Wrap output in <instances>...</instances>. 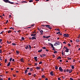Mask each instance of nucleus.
Segmentation results:
<instances>
[{
  "instance_id": "1",
  "label": "nucleus",
  "mask_w": 80,
  "mask_h": 80,
  "mask_svg": "<svg viewBox=\"0 0 80 80\" xmlns=\"http://www.w3.org/2000/svg\"><path fill=\"white\" fill-rule=\"evenodd\" d=\"M3 1L6 2V3H9L11 4H13L14 3L13 2H11L10 1H9L8 0H3Z\"/></svg>"
},
{
  "instance_id": "2",
  "label": "nucleus",
  "mask_w": 80,
  "mask_h": 80,
  "mask_svg": "<svg viewBox=\"0 0 80 80\" xmlns=\"http://www.w3.org/2000/svg\"><path fill=\"white\" fill-rule=\"evenodd\" d=\"M63 36L65 37H69V35L68 34H63Z\"/></svg>"
},
{
  "instance_id": "3",
  "label": "nucleus",
  "mask_w": 80,
  "mask_h": 80,
  "mask_svg": "<svg viewBox=\"0 0 80 80\" xmlns=\"http://www.w3.org/2000/svg\"><path fill=\"white\" fill-rule=\"evenodd\" d=\"M56 44L57 45H59L60 44V43H61V42L60 41H58L56 42Z\"/></svg>"
},
{
  "instance_id": "4",
  "label": "nucleus",
  "mask_w": 80,
  "mask_h": 80,
  "mask_svg": "<svg viewBox=\"0 0 80 80\" xmlns=\"http://www.w3.org/2000/svg\"><path fill=\"white\" fill-rule=\"evenodd\" d=\"M59 69L60 72H62L63 71V69H62V68L61 67H60Z\"/></svg>"
},
{
  "instance_id": "5",
  "label": "nucleus",
  "mask_w": 80,
  "mask_h": 80,
  "mask_svg": "<svg viewBox=\"0 0 80 80\" xmlns=\"http://www.w3.org/2000/svg\"><path fill=\"white\" fill-rule=\"evenodd\" d=\"M45 27H48V28H49V29H52V28H51V27H50V25H46L45 26Z\"/></svg>"
},
{
  "instance_id": "6",
  "label": "nucleus",
  "mask_w": 80,
  "mask_h": 80,
  "mask_svg": "<svg viewBox=\"0 0 80 80\" xmlns=\"http://www.w3.org/2000/svg\"><path fill=\"white\" fill-rule=\"evenodd\" d=\"M36 68L37 69V70H40V68H41L40 67H36Z\"/></svg>"
},
{
  "instance_id": "7",
  "label": "nucleus",
  "mask_w": 80,
  "mask_h": 80,
  "mask_svg": "<svg viewBox=\"0 0 80 80\" xmlns=\"http://www.w3.org/2000/svg\"><path fill=\"white\" fill-rule=\"evenodd\" d=\"M34 58L35 60L36 61V62H37V61H38V60H37V57H34Z\"/></svg>"
},
{
  "instance_id": "8",
  "label": "nucleus",
  "mask_w": 80,
  "mask_h": 80,
  "mask_svg": "<svg viewBox=\"0 0 80 80\" xmlns=\"http://www.w3.org/2000/svg\"><path fill=\"white\" fill-rule=\"evenodd\" d=\"M50 45H51L52 47L53 48H54V47H53V45L52 43H50Z\"/></svg>"
},
{
  "instance_id": "9",
  "label": "nucleus",
  "mask_w": 80,
  "mask_h": 80,
  "mask_svg": "<svg viewBox=\"0 0 80 80\" xmlns=\"http://www.w3.org/2000/svg\"><path fill=\"white\" fill-rule=\"evenodd\" d=\"M50 75H51L52 76L54 75L53 74V72H52V71L50 72Z\"/></svg>"
},
{
  "instance_id": "10",
  "label": "nucleus",
  "mask_w": 80,
  "mask_h": 80,
  "mask_svg": "<svg viewBox=\"0 0 80 80\" xmlns=\"http://www.w3.org/2000/svg\"><path fill=\"white\" fill-rule=\"evenodd\" d=\"M45 37V36H43V37H44V38H49V37H50V36H47L46 37Z\"/></svg>"
},
{
  "instance_id": "11",
  "label": "nucleus",
  "mask_w": 80,
  "mask_h": 80,
  "mask_svg": "<svg viewBox=\"0 0 80 80\" xmlns=\"http://www.w3.org/2000/svg\"><path fill=\"white\" fill-rule=\"evenodd\" d=\"M28 72V70L27 69H26V71H25V74H27V73Z\"/></svg>"
},
{
  "instance_id": "12",
  "label": "nucleus",
  "mask_w": 80,
  "mask_h": 80,
  "mask_svg": "<svg viewBox=\"0 0 80 80\" xmlns=\"http://www.w3.org/2000/svg\"><path fill=\"white\" fill-rule=\"evenodd\" d=\"M35 35H36V34H31V36H34V37H35Z\"/></svg>"
},
{
  "instance_id": "13",
  "label": "nucleus",
  "mask_w": 80,
  "mask_h": 80,
  "mask_svg": "<svg viewBox=\"0 0 80 80\" xmlns=\"http://www.w3.org/2000/svg\"><path fill=\"white\" fill-rule=\"evenodd\" d=\"M10 62H9V63H8V65H7V66L8 67H9V66H10Z\"/></svg>"
},
{
  "instance_id": "14",
  "label": "nucleus",
  "mask_w": 80,
  "mask_h": 80,
  "mask_svg": "<svg viewBox=\"0 0 80 80\" xmlns=\"http://www.w3.org/2000/svg\"><path fill=\"white\" fill-rule=\"evenodd\" d=\"M76 42L78 43V42H80V40L78 39L76 40Z\"/></svg>"
},
{
  "instance_id": "15",
  "label": "nucleus",
  "mask_w": 80,
  "mask_h": 80,
  "mask_svg": "<svg viewBox=\"0 0 80 80\" xmlns=\"http://www.w3.org/2000/svg\"><path fill=\"white\" fill-rule=\"evenodd\" d=\"M33 39H36V38L35 37H32V40H33Z\"/></svg>"
},
{
  "instance_id": "16",
  "label": "nucleus",
  "mask_w": 80,
  "mask_h": 80,
  "mask_svg": "<svg viewBox=\"0 0 80 80\" xmlns=\"http://www.w3.org/2000/svg\"><path fill=\"white\" fill-rule=\"evenodd\" d=\"M66 52H68V49H66Z\"/></svg>"
},
{
  "instance_id": "17",
  "label": "nucleus",
  "mask_w": 80,
  "mask_h": 80,
  "mask_svg": "<svg viewBox=\"0 0 80 80\" xmlns=\"http://www.w3.org/2000/svg\"><path fill=\"white\" fill-rule=\"evenodd\" d=\"M72 72V69H71L69 71V73H70L71 72Z\"/></svg>"
},
{
  "instance_id": "18",
  "label": "nucleus",
  "mask_w": 80,
  "mask_h": 80,
  "mask_svg": "<svg viewBox=\"0 0 80 80\" xmlns=\"http://www.w3.org/2000/svg\"><path fill=\"white\" fill-rule=\"evenodd\" d=\"M21 62H23V58H22L21 59Z\"/></svg>"
},
{
  "instance_id": "19",
  "label": "nucleus",
  "mask_w": 80,
  "mask_h": 80,
  "mask_svg": "<svg viewBox=\"0 0 80 80\" xmlns=\"http://www.w3.org/2000/svg\"><path fill=\"white\" fill-rule=\"evenodd\" d=\"M42 51V49H41L40 50H39L38 51V52H41Z\"/></svg>"
},
{
  "instance_id": "20",
  "label": "nucleus",
  "mask_w": 80,
  "mask_h": 80,
  "mask_svg": "<svg viewBox=\"0 0 80 80\" xmlns=\"http://www.w3.org/2000/svg\"><path fill=\"white\" fill-rule=\"evenodd\" d=\"M11 32H12V31H11V30L8 31V33H11Z\"/></svg>"
},
{
  "instance_id": "21",
  "label": "nucleus",
  "mask_w": 80,
  "mask_h": 80,
  "mask_svg": "<svg viewBox=\"0 0 80 80\" xmlns=\"http://www.w3.org/2000/svg\"><path fill=\"white\" fill-rule=\"evenodd\" d=\"M61 58H61V57H59L57 58V59H61Z\"/></svg>"
},
{
  "instance_id": "22",
  "label": "nucleus",
  "mask_w": 80,
  "mask_h": 80,
  "mask_svg": "<svg viewBox=\"0 0 80 80\" xmlns=\"http://www.w3.org/2000/svg\"><path fill=\"white\" fill-rule=\"evenodd\" d=\"M55 68L56 70H57V69H58V67L57 66H55Z\"/></svg>"
},
{
  "instance_id": "23",
  "label": "nucleus",
  "mask_w": 80,
  "mask_h": 80,
  "mask_svg": "<svg viewBox=\"0 0 80 80\" xmlns=\"http://www.w3.org/2000/svg\"><path fill=\"white\" fill-rule=\"evenodd\" d=\"M72 69H74V66L72 65Z\"/></svg>"
},
{
  "instance_id": "24",
  "label": "nucleus",
  "mask_w": 80,
  "mask_h": 80,
  "mask_svg": "<svg viewBox=\"0 0 80 80\" xmlns=\"http://www.w3.org/2000/svg\"><path fill=\"white\" fill-rule=\"evenodd\" d=\"M68 60H71L72 59V58H70L69 57H68Z\"/></svg>"
},
{
  "instance_id": "25",
  "label": "nucleus",
  "mask_w": 80,
  "mask_h": 80,
  "mask_svg": "<svg viewBox=\"0 0 80 80\" xmlns=\"http://www.w3.org/2000/svg\"><path fill=\"white\" fill-rule=\"evenodd\" d=\"M26 49H27L28 48V46H27L26 47Z\"/></svg>"
},
{
  "instance_id": "26",
  "label": "nucleus",
  "mask_w": 80,
  "mask_h": 80,
  "mask_svg": "<svg viewBox=\"0 0 80 80\" xmlns=\"http://www.w3.org/2000/svg\"><path fill=\"white\" fill-rule=\"evenodd\" d=\"M40 33H43V30H41L40 31Z\"/></svg>"
},
{
  "instance_id": "27",
  "label": "nucleus",
  "mask_w": 80,
  "mask_h": 80,
  "mask_svg": "<svg viewBox=\"0 0 80 80\" xmlns=\"http://www.w3.org/2000/svg\"><path fill=\"white\" fill-rule=\"evenodd\" d=\"M22 40H25V38L23 37H22Z\"/></svg>"
},
{
  "instance_id": "28",
  "label": "nucleus",
  "mask_w": 80,
  "mask_h": 80,
  "mask_svg": "<svg viewBox=\"0 0 80 80\" xmlns=\"http://www.w3.org/2000/svg\"><path fill=\"white\" fill-rule=\"evenodd\" d=\"M42 78H45V76H44V75H42Z\"/></svg>"
},
{
  "instance_id": "29",
  "label": "nucleus",
  "mask_w": 80,
  "mask_h": 80,
  "mask_svg": "<svg viewBox=\"0 0 80 80\" xmlns=\"http://www.w3.org/2000/svg\"><path fill=\"white\" fill-rule=\"evenodd\" d=\"M22 3H27V2L26 1H22Z\"/></svg>"
},
{
  "instance_id": "30",
  "label": "nucleus",
  "mask_w": 80,
  "mask_h": 80,
  "mask_svg": "<svg viewBox=\"0 0 80 80\" xmlns=\"http://www.w3.org/2000/svg\"><path fill=\"white\" fill-rule=\"evenodd\" d=\"M55 30H58V32H59V31H60V29H55Z\"/></svg>"
},
{
  "instance_id": "31",
  "label": "nucleus",
  "mask_w": 80,
  "mask_h": 80,
  "mask_svg": "<svg viewBox=\"0 0 80 80\" xmlns=\"http://www.w3.org/2000/svg\"><path fill=\"white\" fill-rule=\"evenodd\" d=\"M10 29H12V30H14V28H10Z\"/></svg>"
},
{
  "instance_id": "32",
  "label": "nucleus",
  "mask_w": 80,
  "mask_h": 80,
  "mask_svg": "<svg viewBox=\"0 0 80 80\" xmlns=\"http://www.w3.org/2000/svg\"><path fill=\"white\" fill-rule=\"evenodd\" d=\"M29 2H33V0H31L29 1Z\"/></svg>"
},
{
  "instance_id": "33",
  "label": "nucleus",
  "mask_w": 80,
  "mask_h": 80,
  "mask_svg": "<svg viewBox=\"0 0 80 80\" xmlns=\"http://www.w3.org/2000/svg\"><path fill=\"white\" fill-rule=\"evenodd\" d=\"M12 58H11L10 59V62H11V61H12Z\"/></svg>"
},
{
  "instance_id": "34",
  "label": "nucleus",
  "mask_w": 80,
  "mask_h": 80,
  "mask_svg": "<svg viewBox=\"0 0 80 80\" xmlns=\"http://www.w3.org/2000/svg\"><path fill=\"white\" fill-rule=\"evenodd\" d=\"M7 61V59H5V63H6Z\"/></svg>"
},
{
  "instance_id": "35",
  "label": "nucleus",
  "mask_w": 80,
  "mask_h": 80,
  "mask_svg": "<svg viewBox=\"0 0 80 80\" xmlns=\"http://www.w3.org/2000/svg\"><path fill=\"white\" fill-rule=\"evenodd\" d=\"M16 53H18V54L19 53V51H17L16 52Z\"/></svg>"
},
{
  "instance_id": "36",
  "label": "nucleus",
  "mask_w": 80,
  "mask_h": 80,
  "mask_svg": "<svg viewBox=\"0 0 80 80\" xmlns=\"http://www.w3.org/2000/svg\"><path fill=\"white\" fill-rule=\"evenodd\" d=\"M13 77H16V75H15V74H13Z\"/></svg>"
},
{
  "instance_id": "37",
  "label": "nucleus",
  "mask_w": 80,
  "mask_h": 80,
  "mask_svg": "<svg viewBox=\"0 0 80 80\" xmlns=\"http://www.w3.org/2000/svg\"><path fill=\"white\" fill-rule=\"evenodd\" d=\"M70 80H74L72 78H70Z\"/></svg>"
},
{
  "instance_id": "38",
  "label": "nucleus",
  "mask_w": 80,
  "mask_h": 80,
  "mask_svg": "<svg viewBox=\"0 0 80 80\" xmlns=\"http://www.w3.org/2000/svg\"><path fill=\"white\" fill-rule=\"evenodd\" d=\"M42 62H40L39 63V64H42Z\"/></svg>"
},
{
  "instance_id": "39",
  "label": "nucleus",
  "mask_w": 80,
  "mask_h": 80,
  "mask_svg": "<svg viewBox=\"0 0 80 80\" xmlns=\"http://www.w3.org/2000/svg\"><path fill=\"white\" fill-rule=\"evenodd\" d=\"M31 73H30V72H29V73H28V75H31Z\"/></svg>"
},
{
  "instance_id": "40",
  "label": "nucleus",
  "mask_w": 80,
  "mask_h": 80,
  "mask_svg": "<svg viewBox=\"0 0 80 80\" xmlns=\"http://www.w3.org/2000/svg\"><path fill=\"white\" fill-rule=\"evenodd\" d=\"M62 54L63 55V50L62 51Z\"/></svg>"
},
{
  "instance_id": "41",
  "label": "nucleus",
  "mask_w": 80,
  "mask_h": 80,
  "mask_svg": "<svg viewBox=\"0 0 80 80\" xmlns=\"http://www.w3.org/2000/svg\"><path fill=\"white\" fill-rule=\"evenodd\" d=\"M57 53V51H54V53Z\"/></svg>"
},
{
  "instance_id": "42",
  "label": "nucleus",
  "mask_w": 80,
  "mask_h": 80,
  "mask_svg": "<svg viewBox=\"0 0 80 80\" xmlns=\"http://www.w3.org/2000/svg\"><path fill=\"white\" fill-rule=\"evenodd\" d=\"M66 72H69V69H67V70H66Z\"/></svg>"
},
{
  "instance_id": "43",
  "label": "nucleus",
  "mask_w": 80,
  "mask_h": 80,
  "mask_svg": "<svg viewBox=\"0 0 80 80\" xmlns=\"http://www.w3.org/2000/svg\"><path fill=\"white\" fill-rule=\"evenodd\" d=\"M12 45H16V44H15V43H12Z\"/></svg>"
},
{
  "instance_id": "44",
  "label": "nucleus",
  "mask_w": 80,
  "mask_h": 80,
  "mask_svg": "<svg viewBox=\"0 0 80 80\" xmlns=\"http://www.w3.org/2000/svg\"><path fill=\"white\" fill-rule=\"evenodd\" d=\"M3 32H4V31H2V32H1L0 33V34H2V33H3Z\"/></svg>"
},
{
  "instance_id": "45",
  "label": "nucleus",
  "mask_w": 80,
  "mask_h": 80,
  "mask_svg": "<svg viewBox=\"0 0 80 80\" xmlns=\"http://www.w3.org/2000/svg\"><path fill=\"white\" fill-rule=\"evenodd\" d=\"M8 20H7L6 21V24H7V23H8Z\"/></svg>"
},
{
  "instance_id": "46",
  "label": "nucleus",
  "mask_w": 80,
  "mask_h": 80,
  "mask_svg": "<svg viewBox=\"0 0 80 80\" xmlns=\"http://www.w3.org/2000/svg\"><path fill=\"white\" fill-rule=\"evenodd\" d=\"M60 33V32H58L57 33V34H58Z\"/></svg>"
},
{
  "instance_id": "47",
  "label": "nucleus",
  "mask_w": 80,
  "mask_h": 80,
  "mask_svg": "<svg viewBox=\"0 0 80 80\" xmlns=\"http://www.w3.org/2000/svg\"><path fill=\"white\" fill-rule=\"evenodd\" d=\"M12 17V15H9V18H10V17Z\"/></svg>"
},
{
  "instance_id": "48",
  "label": "nucleus",
  "mask_w": 80,
  "mask_h": 80,
  "mask_svg": "<svg viewBox=\"0 0 80 80\" xmlns=\"http://www.w3.org/2000/svg\"><path fill=\"white\" fill-rule=\"evenodd\" d=\"M46 55L45 54H44L43 55V57H45V56Z\"/></svg>"
},
{
  "instance_id": "49",
  "label": "nucleus",
  "mask_w": 80,
  "mask_h": 80,
  "mask_svg": "<svg viewBox=\"0 0 80 80\" xmlns=\"http://www.w3.org/2000/svg\"><path fill=\"white\" fill-rule=\"evenodd\" d=\"M68 45L69 46V47L71 46V45H70V44H68Z\"/></svg>"
},
{
  "instance_id": "50",
  "label": "nucleus",
  "mask_w": 80,
  "mask_h": 80,
  "mask_svg": "<svg viewBox=\"0 0 80 80\" xmlns=\"http://www.w3.org/2000/svg\"><path fill=\"white\" fill-rule=\"evenodd\" d=\"M2 53V50L0 49V53Z\"/></svg>"
},
{
  "instance_id": "51",
  "label": "nucleus",
  "mask_w": 80,
  "mask_h": 80,
  "mask_svg": "<svg viewBox=\"0 0 80 80\" xmlns=\"http://www.w3.org/2000/svg\"><path fill=\"white\" fill-rule=\"evenodd\" d=\"M36 76V74H34V75H33L34 77H35Z\"/></svg>"
},
{
  "instance_id": "52",
  "label": "nucleus",
  "mask_w": 80,
  "mask_h": 80,
  "mask_svg": "<svg viewBox=\"0 0 80 80\" xmlns=\"http://www.w3.org/2000/svg\"><path fill=\"white\" fill-rule=\"evenodd\" d=\"M29 47L30 49L31 48V46H30V45H29Z\"/></svg>"
},
{
  "instance_id": "53",
  "label": "nucleus",
  "mask_w": 80,
  "mask_h": 80,
  "mask_svg": "<svg viewBox=\"0 0 80 80\" xmlns=\"http://www.w3.org/2000/svg\"><path fill=\"white\" fill-rule=\"evenodd\" d=\"M32 33H36V32H35V31H34Z\"/></svg>"
},
{
  "instance_id": "54",
  "label": "nucleus",
  "mask_w": 80,
  "mask_h": 80,
  "mask_svg": "<svg viewBox=\"0 0 80 80\" xmlns=\"http://www.w3.org/2000/svg\"><path fill=\"white\" fill-rule=\"evenodd\" d=\"M2 41V39H0V42Z\"/></svg>"
},
{
  "instance_id": "55",
  "label": "nucleus",
  "mask_w": 80,
  "mask_h": 80,
  "mask_svg": "<svg viewBox=\"0 0 80 80\" xmlns=\"http://www.w3.org/2000/svg\"><path fill=\"white\" fill-rule=\"evenodd\" d=\"M27 69L28 70H29V69H30V68H27Z\"/></svg>"
},
{
  "instance_id": "56",
  "label": "nucleus",
  "mask_w": 80,
  "mask_h": 80,
  "mask_svg": "<svg viewBox=\"0 0 80 80\" xmlns=\"http://www.w3.org/2000/svg\"><path fill=\"white\" fill-rule=\"evenodd\" d=\"M43 48L44 49H46V47H44Z\"/></svg>"
},
{
  "instance_id": "57",
  "label": "nucleus",
  "mask_w": 80,
  "mask_h": 80,
  "mask_svg": "<svg viewBox=\"0 0 80 80\" xmlns=\"http://www.w3.org/2000/svg\"><path fill=\"white\" fill-rule=\"evenodd\" d=\"M63 43L66 44V42L65 41H64V42H63Z\"/></svg>"
},
{
  "instance_id": "58",
  "label": "nucleus",
  "mask_w": 80,
  "mask_h": 80,
  "mask_svg": "<svg viewBox=\"0 0 80 80\" xmlns=\"http://www.w3.org/2000/svg\"><path fill=\"white\" fill-rule=\"evenodd\" d=\"M70 42H71V43L73 42V41H72V40H70Z\"/></svg>"
},
{
  "instance_id": "59",
  "label": "nucleus",
  "mask_w": 80,
  "mask_h": 80,
  "mask_svg": "<svg viewBox=\"0 0 80 80\" xmlns=\"http://www.w3.org/2000/svg\"><path fill=\"white\" fill-rule=\"evenodd\" d=\"M3 80V79L2 78H1L0 79V80Z\"/></svg>"
},
{
  "instance_id": "60",
  "label": "nucleus",
  "mask_w": 80,
  "mask_h": 80,
  "mask_svg": "<svg viewBox=\"0 0 80 80\" xmlns=\"http://www.w3.org/2000/svg\"><path fill=\"white\" fill-rule=\"evenodd\" d=\"M58 80H61L60 79V78H58Z\"/></svg>"
},
{
  "instance_id": "61",
  "label": "nucleus",
  "mask_w": 80,
  "mask_h": 80,
  "mask_svg": "<svg viewBox=\"0 0 80 80\" xmlns=\"http://www.w3.org/2000/svg\"><path fill=\"white\" fill-rule=\"evenodd\" d=\"M30 71H32V68H30Z\"/></svg>"
},
{
  "instance_id": "62",
  "label": "nucleus",
  "mask_w": 80,
  "mask_h": 80,
  "mask_svg": "<svg viewBox=\"0 0 80 80\" xmlns=\"http://www.w3.org/2000/svg\"><path fill=\"white\" fill-rule=\"evenodd\" d=\"M35 65H38V64H37V63H35Z\"/></svg>"
},
{
  "instance_id": "63",
  "label": "nucleus",
  "mask_w": 80,
  "mask_h": 80,
  "mask_svg": "<svg viewBox=\"0 0 80 80\" xmlns=\"http://www.w3.org/2000/svg\"><path fill=\"white\" fill-rule=\"evenodd\" d=\"M8 80H10V78H8Z\"/></svg>"
},
{
  "instance_id": "64",
  "label": "nucleus",
  "mask_w": 80,
  "mask_h": 80,
  "mask_svg": "<svg viewBox=\"0 0 80 80\" xmlns=\"http://www.w3.org/2000/svg\"><path fill=\"white\" fill-rule=\"evenodd\" d=\"M45 80H48V78H46L45 79Z\"/></svg>"
}]
</instances>
